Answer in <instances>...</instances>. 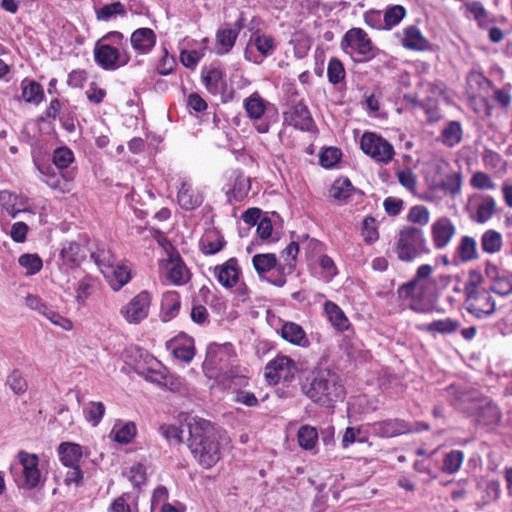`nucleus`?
<instances>
[{"label":"nucleus","mask_w":512,"mask_h":512,"mask_svg":"<svg viewBox=\"0 0 512 512\" xmlns=\"http://www.w3.org/2000/svg\"><path fill=\"white\" fill-rule=\"evenodd\" d=\"M444 395L451 406L473 418L479 426L492 430L501 422L502 412L498 405L477 391L451 384L444 389Z\"/></svg>","instance_id":"obj_1"},{"label":"nucleus","mask_w":512,"mask_h":512,"mask_svg":"<svg viewBox=\"0 0 512 512\" xmlns=\"http://www.w3.org/2000/svg\"><path fill=\"white\" fill-rule=\"evenodd\" d=\"M187 446L195 461L203 468L214 467L221 459L219 436L210 421L193 417L187 421Z\"/></svg>","instance_id":"obj_2"},{"label":"nucleus","mask_w":512,"mask_h":512,"mask_svg":"<svg viewBox=\"0 0 512 512\" xmlns=\"http://www.w3.org/2000/svg\"><path fill=\"white\" fill-rule=\"evenodd\" d=\"M95 63L106 71L126 66L131 59L127 39L119 31H110L96 41L93 49Z\"/></svg>","instance_id":"obj_3"},{"label":"nucleus","mask_w":512,"mask_h":512,"mask_svg":"<svg viewBox=\"0 0 512 512\" xmlns=\"http://www.w3.org/2000/svg\"><path fill=\"white\" fill-rule=\"evenodd\" d=\"M302 390L314 403L325 408H334L346 394L339 375L329 369L316 372L309 386H303Z\"/></svg>","instance_id":"obj_4"},{"label":"nucleus","mask_w":512,"mask_h":512,"mask_svg":"<svg viewBox=\"0 0 512 512\" xmlns=\"http://www.w3.org/2000/svg\"><path fill=\"white\" fill-rule=\"evenodd\" d=\"M394 251L402 262H413L430 253L424 231L415 226H405L399 231Z\"/></svg>","instance_id":"obj_5"},{"label":"nucleus","mask_w":512,"mask_h":512,"mask_svg":"<svg viewBox=\"0 0 512 512\" xmlns=\"http://www.w3.org/2000/svg\"><path fill=\"white\" fill-rule=\"evenodd\" d=\"M18 462L11 464L10 473L19 489L32 490L41 483V472L39 470V458L34 453L19 451Z\"/></svg>","instance_id":"obj_6"},{"label":"nucleus","mask_w":512,"mask_h":512,"mask_svg":"<svg viewBox=\"0 0 512 512\" xmlns=\"http://www.w3.org/2000/svg\"><path fill=\"white\" fill-rule=\"evenodd\" d=\"M247 116L255 120V129L258 133H268L270 124L274 116V122L277 121V110L274 105L263 99L258 92L252 93L243 102Z\"/></svg>","instance_id":"obj_7"},{"label":"nucleus","mask_w":512,"mask_h":512,"mask_svg":"<svg viewBox=\"0 0 512 512\" xmlns=\"http://www.w3.org/2000/svg\"><path fill=\"white\" fill-rule=\"evenodd\" d=\"M341 47L344 51L351 49L354 60L367 62L377 55V48L372 44L368 34L361 28L348 30L342 38Z\"/></svg>","instance_id":"obj_8"},{"label":"nucleus","mask_w":512,"mask_h":512,"mask_svg":"<svg viewBox=\"0 0 512 512\" xmlns=\"http://www.w3.org/2000/svg\"><path fill=\"white\" fill-rule=\"evenodd\" d=\"M360 148L375 162L388 164L394 157L393 145L375 132H365L360 139Z\"/></svg>","instance_id":"obj_9"},{"label":"nucleus","mask_w":512,"mask_h":512,"mask_svg":"<svg viewBox=\"0 0 512 512\" xmlns=\"http://www.w3.org/2000/svg\"><path fill=\"white\" fill-rule=\"evenodd\" d=\"M401 300H410L409 309L421 314L432 313L437 304L438 295L433 292L430 285L421 283L415 285L409 295L398 294Z\"/></svg>","instance_id":"obj_10"},{"label":"nucleus","mask_w":512,"mask_h":512,"mask_svg":"<svg viewBox=\"0 0 512 512\" xmlns=\"http://www.w3.org/2000/svg\"><path fill=\"white\" fill-rule=\"evenodd\" d=\"M125 358L128 364L134 365V371L144 376L147 380L159 386H168V376L164 375L161 371L152 368L143 369L140 365V359H144L145 363L153 361V356L149 355L146 351L137 347H131L125 351Z\"/></svg>","instance_id":"obj_11"},{"label":"nucleus","mask_w":512,"mask_h":512,"mask_svg":"<svg viewBox=\"0 0 512 512\" xmlns=\"http://www.w3.org/2000/svg\"><path fill=\"white\" fill-rule=\"evenodd\" d=\"M464 307L469 314L480 320L490 317L496 311L495 300L485 289L466 296Z\"/></svg>","instance_id":"obj_12"},{"label":"nucleus","mask_w":512,"mask_h":512,"mask_svg":"<svg viewBox=\"0 0 512 512\" xmlns=\"http://www.w3.org/2000/svg\"><path fill=\"white\" fill-rule=\"evenodd\" d=\"M296 367L294 361L288 356H277L265 366V378L270 384L277 385L281 381L289 382L294 378Z\"/></svg>","instance_id":"obj_13"},{"label":"nucleus","mask_w":512,"mask_h":512,"mask_svg":"<svg viewBox=\"0 0 512 512\" xmlns=\"http://www.w3.org/2000/svg\"><path fill=\"white\" fill-rule=\"evenodd\" d=\"M283 117L285 124L301 131H311L314 126L311 113L302 100L298 102L291 101L289 109L284 111Z\"/></svg>","instance_id":"obj_14"},{"label":"nucleus","mask_w":512,"mask_h":512,"mask_svg":"<svg viewBox=\"0 0 512 512\" xmlns=\"http://www.w3.org/2000/svg\"><path fill=\"white\" fill-rule=\"evenodd\" d=\"M150 302V294L141 291L122 309V313L129 323H139L147 317Z\"/></svg>","instance_id":"obj_15"},{"label":"nucleus","mask_w":512,"mask_h":512,"mask_svg":"<svg viewBox=\"0 0 512 512\" xmlns=\"http://www.w3.org/2000/svg\"><path fill=\"white\" fill-rule=\"evenodd\" d=\"M235 356L230 343L223 345L210 344L206 351V358L203 363L204 368L223 370L225 363L230 357Z\"/></svg>","instance_id":"obj_16"},{"label":"nucleus","mask_w":512,"mask_h":512,"mask_svg":"<svg viewBox=\"0 0 512 512\" xmlns=\"http://www.w3.org/2000/svg\"><path fill=\"white\" fill-rule=\"evenodd\" d=\"M167 279L174 285H183L190 279V271L176 250L168 253Z\"/></svg>","instance_id":"obj_17"},{"label":"nucleus","mask_w":512,"mask_h":512,"mask_svg":"<svg viewBox=\"0 0 512 512\" xmlns=\"http://www.w3.org/2000/svg\"><path fill=\"white\" fill-rule=\"evenodd\" d=\"M213 272L217 281L227 289L235 287L241 275V269L235 257L229 258L221 265H216Z\"/></svg>","instance_id":"obj_18"},{"label":"nucleus","mask_w":512,"mask_h":512,"mask_svg":"<svg viewBox=\"0 0 512 512\" xmlns=\"http://www.w3.org/2000/svg\"><path fill=\"white\" fill-rule=\"evenodd\" d=\"M61 265L68 269L79 267L86 259V249L76 241H65L59 254Z\"/></svg>","instance_id":"obj_19"},{"label":"nucleus","mask_w":512,"mask_h":512,"mask_svg":"<svg viewBox=\"0 0 512 512\" xmlns=\"http://www.w3.org/2000/svg\"><path fill=\"white\" fill-rule=\"evenodd\" d=\"M299 252V243L292 241L284 250L283 254L290 257V260L285 264H280L278 268V275L275 278H269L268 282L277 287H283L286 284V275L291 274L296 267V259Z\"/></svg>","instance_id":"obj_20"},{"label":"nucleus","mask_w":512,"mask_h":512,"mask_svg":"<svg viewBox=\"0 0 512 512\" xmlns=\"http://www.w3.org/2000/svg\"><path fill=\"white\" fill-rule=\"evenodd\" d=\"M473 487L480 493V499L477 502L479 508L497 501L500 497L501 489L498 480L475 479Z\"/></svg>","instance_id":"obj_21"},{"label":"nucleus","mask_w":512,"mask_h":512,"mask_svg":"<svg viewBox=\"0 0 512 512\" xmlns=\"http://www.w3.org/2000/svg\"><path fill=\"white\" fill-rule=\"evenodd\" d=\"M156 34L151 28H138L131 34L132 48L141 55L148 54L156 44Z\"/></svg>","instance_id":"obj_22"},{"label":"nucleus","mask_w":512,"mask_h":512,"mask_svg":"<svg viewBox=\"0 0 512 512\" xmlns=\"http://www.w3.org/2000/svg\"><path fill=\"white\" fill-rule=\"evenodd\" d=\"M455 226L448 218H441L432 225L431 233L436 249H443L455 234Z\"/></svg>","instance_id":"obj_23"},{"label":"nucleus","mask_w":512,"mask_h":512,"mask_svg":"<svg viewBox=\"0 0 512 512\" xmlns=\"http://www.w3.org/2000/svg\"><path fill=\"white\" fill-rule=\"evenodd\" d=\"M373 431L382 438H391L411 431L409 424L402 419H387L373 424Z\"/></svg>","instance_id":"obj_24"},{"label":"nucleus","mask_w":512,"mask_h":512,"mask_svg":"<svg viewBox=\"0 0 512 512\" xmlns=\"http://www.w3.org/2000/svg\"><path fill=\"white\" fill-rule=\"evenodd\" d=\"M201 76L206 89L213 95L223 92L226 87L225 72L219 66L204 67Z\"/></svg>","instance_id":"obj_25"},{"label":"nucleus","mask_w":512,"mask_h":512,"mask_svg":"<svg viewBox=\"0 0 512 512\" xmlns=\"http://www.w3.org/2000/svg\"><path fill=\"white\" fill-rule=\"evenodd\" d=\"M281 337L295 346L307 348L310 346V340L304 329L295 322H284L279 331Z\"/></svg>","instance_id":"obj_26"},{"label":"nucleus","mask_w":512,"mask_h":512,"mask_svg":"<svg viewBox=\"0 0 512 512\" xmlns=\"http://www.w3.org/2000/svg\"><path fill=\"white\" fill-rule=\"evenodd\" d=\"M61 463L65 466H78L84 455V447L74 442H62L57 448Z\"/></svg>","instance_id":"obj_27"},{"label":"nucleus","mask_w":512,"mask_h":512,"mask_svg":"<svg viewBox=\"0 0 512 512\" xmlns=\"http://www.w3.org/2000/svg\"><path fill=\"white\" fill-rule=\"evenodd\" d=\"M324 311L331 325L339 332L347 331L351 323L344 311L334 302L327 300L324 303Z\"/></svg>","instance_id":"obj_28"},{"label":"nucleus","mask_w":512,"mask_h":512,"mask_svg":"<svg viewBox=\"0 0 512 512\" xmlns=\"http://www.w3.org/2000/svg\"><path fill=\"white\" fill-rule=\"evenodd\" d=\"M177 200L182 209L189 211L199 207L203 202V197L190 184L183 182L177 193Z\"/></svg>","instance_id":"obj_29"},{"label":"nucleus","mask_w":512,"mask_h":512,"mask_svg":"<svg viewBox=\"0 0 512 512\" xmlns=\"http://www.w3.org/2000/svg\"><path fill=\"white\" fill-rule=\"evenodd\" d=\"M252 264L260 279L267 282L270 277H265V274L273 269L278 270L280 265L274 253L256 254L252 257Z\"/></svg>","instance_id":"obj_30"},{"label":"nucleus","mask_w":512,"mask_h":512,"mask_svg":"<svg viewBox=\"0 0 512 512\" xmlns=\"http://www.w3.org/2000/svg\"><path fill=\"white\" fill-rule=\"evenodd\" d=\"M226 245L224 236L217 230L207 232L200 240L199 247L203 254L214 255Z\"/></svg>","instance_id":"obj_31"},{"label":"nucleus","mask_w":512,"mask_h":512,"mask_svg":"<svg viewBox=\"0 0 512 512\" xmlns=\"http://www.w3.org/2000/svg\"><path fill=\"white\" fill-rule=\"evenodd\" d=\"M354 193L363 195V192L355 188L349 178L336 179L330 189V196L340 202H346Z\"/></svg>","instance_id":"obj_32"},{"label":"nucleus","mask_w":512,"mask_h":512,"mask_svg":"<svg viewBox=\"0 0 512 512\" xmlns=\"http://www.w3.org/2000/svg\"><path fill=\"white\" fill-rule=\"evenodd\" d=\"M402 44L405 48L416 51H423L429 47V41L422 35L419 28L414 25L404 30Z\"/></svg>","instance_id":"obj_33"},{"label":"nucleus","mask_w":512,"mask_h":512,"mask_svg":"<svg viewBox=\"0 0 512 512\" xmlns=\"http://www.w3.org/2000/svg\"><path fill=\"white\" fill-rule=\"evenodd\" d=\"M104 276L114 291L120 290L131 279L130 270L124 265H114L113 268L105 271Z\"/></svg>","instance_id":"obj_34"},{"label":"nucleus","mask_w":512,"mask_h":512,"mask_svg":"<svg viewBox=\"0 0 512 512\" xmlns=\"http://www.w3.org/2000/svg\"><path fill=\"white\" fill-rule=\"evenodd\" d=\"M460 322L456 319L445 318L434 320L424 326V330L428 333L452 334L458 331Z\"/></svg>","instance_id":"obj_35"},{"label":"nucleus","mask_w":512,"mask_h":512,"mask_svg":"<svg viewBox=\"0 0 512 512\" xmlns=\"http://www.w3.org/2000/svg\"><path fill=\"white\" fill-rule=\"evenodd\" d=\"M462 126L458 121H450L441 132V142L447 147H454L462 140Z\"/></svg>","instance_id":"obj_36"},{"label":"nucleus","mask_w":512,"mask_h":512,"mask_svg":"<svg viewBox=\"0 0 512 512\" xmlns=\"http://www.w3.org/2000/svg\"><path fill=\"white\" fill-rule=\"evenodd\" d=\"M503 238L501 233L496 230L489 229L481 236V249L488 254H495L502 248Z\"/></svg>","instance_id":"obj_37"},{"label":"nucleus","mask_w":512,"mask_h":512,"mask_svg":"<svg viewBox=\"0 0 512 512\" xmlns=\"http://www.w3.org/2000/svg\"><path fill=\"white\" fill-rule=\"evenodd\" d=\"M318 439V431L313 426L302 425L297 432L298 444L304 450L314 449L318 442Z\"/></svg>","instance_id":"obj_38"},{"label":"nucleus","mask_w":512,"mask_h":512,"mask_svg":"<svg viewBox=\"0 0 512 512\" xmlns=\"http://www.w3.org/2000/svg\"><path fill=\"white\" fill-rule=\"evenodd\" d=\"M22 96L27 103L39 104L44 100L43 87L34 80L22 82Z\"/></svg>","instance_id":"obj_39"},{"label":"nucleus","mask_w":512,"mask_h":512,"mask_svg":"<svg viewBox=\"0 0 512 512\" xmlns=\"http://www.w3.org/2000/svg\"><path fill=\"white\" fill-rule=\"evenodd\" d=\"M465 7L468 12H470L474 20L477 22L479 28L487 29L489 25L493 22L490 18L488 11L485 9L484 5L480 1H470L465 4Z\"/></svg>","instance_id":"obj_40"},{"label":"nucleus","mask_w":512,"mask_h":512,"mask_svg":"<svg viewBox=\"0 0 512 512\" xmlns=\"http://www.w3.org/2000/svg\"><path fill=\"white\" fill-rule=\"evenodd\" d=\"M90 257L100 268L103 274H105V269L108 270L109 268H113L116 263L115 255L104 245L98 246L95 251L91 252Z\"/></svg>","instance_id":"obj_41"},{"label":"nucleus","mask_w":512,"mask_h":512,"mask_svg":"<svg viewBox=\"0 0 512 512\" xmlns=\"http://www.w3.org/2000/svg\"><path fill=\"white\" fill-rule=\"evenodd\" d=\"M180 307L181 301L177 292L171 291L163 294L161 308L166 317L165 321L174 318L178 314Z\"/></svg>","instance_id":"obj_42"},{"label":"nucleus","mask_w":512,"mask_h":512,"mask_svg":"<svg viewBox=\"0 0 512 512\" xmlns=\"http://www.w3.org/2000/svg\"><path fill=\"white\" fill-rule=\"evenodd\" d=\"M457 254L462 262H470L478 259L476 240L471 236H463L457 247Z\"/></svg>","instance_id":"obj_43"},{"label":"nucleus","mask_w":512,"mask_h":512,"mask_svg":"<svg viewBox=\"0 0 512 512\" xmlns=\"http://www.w3.org/2000/svg\"><path fill=\"white\" fill-rule=\"evenodd\" d=\"M433 272V267L429 264L420 265L417 270L415 276L408 282L400 285L397 289V294H402L403 296L409 295V292L413 290L415 285L421 284L420 281L428 278Z\"/></svg>","instance_id":"obj_44"},{"label":"nucleus","mask_w":512,"mask_h":512,"mask_svg":"<svg viewBox=\"0 0 512 512\" xmlns=\"http://www.w3.org/2000/svg\"><path fill=\"white\" fill-rule=\"evenodd\" d=\"M481 199L482 201L477 207L476 215L472 216V220L480 224L487 222L496 210V202L492 196H482Z\"/></svg>","instance_id":"obj_45"},{"label":"nucleus","mask_w":512,"mask_h":512,"mask_svg":"<svg viewBox=\"0 0 512 512\" xmlns=\"http://www.w3.org/2000/svg\"><path fill=\"white\" fill-rule=\"evenodd\" d=\"M127 10L124 4L120 1L104 5L96 10V18L99 21H108L115 16H126Z\"/></svg>","instance_id":"obj_46"},{"label":"nucleus","mask_w":512,"mask_h":512,"mask_svg":"<svg viewBox=\"0 0 512 512\" xmlns=\"http://www.w3.org/2000/svg\"><path fill=\"white\" fill-rule=\"evenodd\" d=\"M250 190V180L243 175H238L233 183L232 188L227 191L229 200L232 198L236 201H242Z\"/></svg>","instance_id":"obj_47"},{"label":"nucleus","mask_w":512,"mask_h":512,"mask_svg":"<svg viewBox=\"0 0 512 512\" xmlns=\"http://www.w3.org/2000/svg\"><path fill=\"white\" fill-rule=\"evenodd\" d=\"M0 202L2 207L15 218L20 212L26 211L25 209H16L17 204H23V198L15 193L9 191L0 192Z\"/></svg>","instance_id":"obj_48"},{"label":"nucleus","mask_w":512,"mask_h":512,"mask_svg":"<svg viewBox=\"0 0 512 512\" xmlns=\"http://www.w3.org/2000/svg\"><path fill=\"white\" fill-rule=\"evenodd\" d=\"M6 384L15 395L21 396L26 393L28 383L19 369H13L7 376Z\"/></svg>","instance_id":"obj_49"},{"label":"nucleus","mask_w":512,"mask_h":512,"mask_svg":"<svg viewBox=\"0 0 512 512\" xmlns=\"http://www.w3.org/2000/svg\"><path fill=\"white\" fill-rule=\"evenodd\" d=\"M238 32L234 29H221L216 33V41L222 49L218 50V54L228 53L235 45Z\"/></svg>","instance_id":"obj_50"},{"label":"nucleus","mask_w":512,"mask_h":512,"mask_svg":"<svg viewBox=\"0 0 512 512\" xmlns=\"http://www.w3.org/2000/svg\"><path fill=\"white\" fill-rule=\"evenodd\" d=\"M464 459V453L460 450H451L446 453L443 459L442 471L446 474L456 473Z\"/></svg>","instance_id":"obj_51"},{"label":"nucleus","mask_w":512,"mask_h":512,"mask_svg":"<svg viewBox=\"0 0 512 512\" xmlns=\"http://www.w3.org/2000/svg\"><path fill=\"white\" fill-rule=\"evenodd\" d=\"M327 77L331 84L337 85L344 82L346 71L343 63L336 57H332L328 62Z\"/></svg>","instance_id":"obj_52"},{"label":"nucleus","mask_w":512,"mask_h":512,"mask_svg":"<svg viewBox=\"0 0 512 512\" xmlns=\"http://www.w3.org/2000/svg\"><path fill=\"white\" fill-rule=\"evenodd\" d=\"M74 161V153L67 146H61L54 150L52 162L59 170L66 169Z\"/></svg>","instance_id":"obj_53"},{"label":"nucleus","mask_w":512,"mask_h":512,"mask_svg":"<svg viewBox=\"0 0 512 512\" xmlns=\"http://www.w3.org/2000/svg\"><path fill=\"white\" fill-rule=\"evenodd\" d=\"M136 433L137 428L134 422H127L118 429L114 427L111 432L114 435V441L120 444L130 443L136 436Z\"/></svg>","instance_id":"obj_54"},{"label":"nucleus","mask_w":512,"mask_h":512,"mask_svg":"<svg viewBox=\"0 0 512 512\" xmlns=\"http://www.w3.org/2000/svg\"><path fill=\"white\" fill-rule=\"evenodd\" d=\"M173 355L175 358L189 363L194 358L195 355V347L194 340L191 337H186L185 342L182 344H178L173 348Z\"/></svg>","instance_id":"obj_55"},{"label":"nucleus","mask_w":512,"mask_h":512,"mask_svg":"<svg viewBox=\"0 0 512 512\" xmlns=\"http://www.w3.org/2000/svg\"><path fill=\"white\" fill-rule=\"evenodd\" d=\"M406 9L401 5L388 7L383 15L384 28L391 29L405 17Z\"/></svg>","instance_id":"obj_56"},{"label":"nucleus","mask_w":512,"mask_h":512,"mask_svg":"<svg viewBox=\"0 0 512 512\" xmlns=\"http://www.w3.org/2000/svg\"><path fill=\"white\" fill-rule=\"evenodd\" d=\"M342 152L336 147L323 149L319 156L320 165L324 168H333L341 159Z\"/></svg>","instance_id":"obj_57"},{"label":"nucleus","mask_w":512,"mask_h":512,"mask_svg":"<svg viewBox=\"0 0 512 512\" xmlns=\"http://www.w3.org/2000/svg\"><path fill=\"white\" fill-rule=\"evenodd\" d=\"M368 437L359 427H347L341 440L343 448H347L353 443H366Z\"/></svg>","instance_id":"obj_58"},{"label":"nucleus","mask_w":512,"mask_h":512,"mask_svg":"<svg viewBox=\"0 0 512 512\" xmlns=\"http://www.w3.org/2000/svg\"><path fill=\"white\" fill-rule=\"evenodd\" d=\"M18 262L29 275L38 273L43 266L42 259L37 254H23L19 257Z\"/></svg>","instance_id":"obj_59"},{"label":"nucleus","mask_w":512,"mask_h":512,"mask_svg":"<svg viewBox=\"0 0 512 512\" xmlns=\"http://www.w3.org/2000/svg\"><path fill=\"white\" fill-rule=\"evenodd\" d=\"M462 187V175L460 172L447 175L441 183V188L451 196L460 193Z\"/></svg>","instance_id":"obj_60"},{"label":"nucleus","mask_w":512,"mask_h":512,"mask_svg":"<svg viewBox=\"0 0 512 512\" xmlns=\"http://www.w3.org/2000/svg\"><path fill=\"white\" fill-rule=\"evenodd\" d=\"M254 44L256 49L264 57L271 55L275 50L274 38L270 35L256 34L254 38Z\"/></svg>","instance_id":"obj_61"},{"label":"nucleus","mask_w":512,"mask_h":512,"mask_svg":"<svg viewBox=\"0 0 512 512\" xmlns=\"http://www.w3.org/2000/svg\"><path fill=\"white\" fill-rule=\"evenodd\" d=\"M430 214L428 209L423 205H415L410 208L407 215V220L414 224L421 226L426 225L429 222Z\"/></svg>","instance_id":"obj_62"},{"label":"nucleus","mask_w":512,"mask_h":512,"mask_svg":"<svg viewBox=\"0 0 512 512\" xmlns=\"http://www.w3.org/2000/svg\"><path fill=\"white\" fill-rule=\"evenodd\" d=\"M362 236L367 244H372L379 238L378 230L375 226V219L372 216H366L362 223Z\"/></svg>","instance_id":"obj_63"},{"label":"nucleus","mask_w":512,"mask_h":512,"mask_svg":"<svg viewBox=\"0 0 512 512\" xmlns=\"http://www.w3.org/2000/svg\"><path fill=\"white\" fill-rule=\"evenodd\" d=\"M470 184L473 188L478 190H493L496 187L491 177L487 173L481 171L472 175Z\"/></svg>","instance_id":"obj_64"}]
</instances>
